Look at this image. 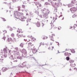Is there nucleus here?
<instances>
[{"label":"nucleus","instance_id":"obj_1","mask_svg":"<svg viewBox=\"0 0 77 77\" xmlns=\"http://www.w3.org/2000/svg\"><path fill=\"white\" fill-rule=\"evenodd\" d=\"M13 52L14 53L13 54H14V56L16 57L17 59H20V60H21L23 59V57H26L27 56V51L25 49H23L22 51V56H21V55L20 54L19 52H17L15 51H14Z\"/></svg>","mask_w":77,"mask_h":77},{"label":"nucleus","instance_id":"obj_2","mask_svg":"<svg viewBox=\"0 0 77 77\" xmlns=\"http://www.w3.org/2000/svg\"><path fill=\"white\" fill-rule=\"evenodd\" d=\"M3 51L4 54L3 55V53L2 52V56H3L5 58V57H7V54H6L8 53H10L11 52V50H9V49H8L7 47H6L5 48H4Z\"/></svg>","mask_w":77,"mask_h":77},{"label":"nucleus","instance_id":"obj_3","mask_svg":"<svg viewBox=\"0 0 77 77\" xmlns=\"http://www.w3.org/2000/svg\"><path fill=\"white\" fill-rule=\"evenodd\" d=\"M14 18L17 19H19V17L21 16H23V14L22 13L19 12L17 11H14Z\"/></svg>","mask_w":77,"mask_h":77},{"label":"nucleus","instance_id":"obj_4","mask_svg":"<svg viewBox=\"0 0 77 77\" xmlns=\"http://www.w3.org/2000/svg\"><path fill=\"white\" fill-rule=\"evenodd\" d=\"M42 12H43V11H46L45 13H43V18H45L44 20L45 19H47V18H48V14H49V12H50V11H48V10L47 9L44 8V10H41Z\"/></svg>","mask_w":77,"mask_h":77},{"label":"nucleus","instance_id":"obj_5","mask_svg":"<svg viewBox=\"0 0 77 77\" xmlns=\"http://www.w3.org/2000/svg\"><path fill=\"white\" fill-rule=\"evenodd\" d=\"M26 62H23V63H22V65L21 66V68H27L28 69V68H30L31 66H30V65H28L26 67Z\"/></svg>","mask_w":77,"mask_h":77},{"label":"nucleus","instance_id":"obj_6","mask_svg":"<svg viewBox=\"0 0 77 77\" xmlns=\"http://www.w3.org/2000/svg\"><path fill=\"white\" fill-rule=\"evenodd\" d=\"M70 11H71L72 13H74L75 12H76V11L77 10V8L75 7H73L72 8H71L70 9Z\"/></svg>","mask_w":77,"mask_h":77},{"label":"nucleus","instance_id":"obj_7","mask_svg":"<svg viewBox=\"0 0 77 77\" xmlns=\"http://www.w3.org/2000/svg\"><path fill=\"white\" fill-rule=\"evenodd\" d=\"M8 57L9 59H11V60H12V59H13L14 58H13V55H11V52H10V53H8Z\"/></svg>","mask_w":77,"mask_h":77},{"label":"nucleus","instance_id":"obj_8","mask_svg":"<svg viewBox=\"0 0 77 77\" xmlns=\"http://www.w3.org/2000/svg\"><path fill=\"white\" fill-rule=\"evenodd\" d=\"M56 12H57V10H55L54 11V14H55V15L56 17V18H55V20H57V14H56Z\"/></svg>","mask_w":77,"mask_h":77},{"label":"nucleus","instance_id":"obj_9","mask_svg":"<svg viewBox=\"0 0 77 77\" xmlns=\"http://www.w3.org/2000/svg\"><path fill=\"white\" fill-rule=\"evenodd\" d=\"M7 41L8 42H10L9 43H11V42H13V40L12 39H11V38H8L7 39Z\"/></svg>","mask_w":77,"mask_h":77},{"label":"nucleus","instance_id":"obj_10","mask_svg":"<svg viewBox=\"0 0 77 77\" xmlns=\"http://www.w3.org/2000/svg\"><path fill=\"white\" fill-rule=\"evenodd\" d=\"M8 68L6 67H3L2 68V72H5L7 69Z\"/></svg>","mask_w":77,"mask_h":77},{"label":"nucleus","instance_id":"obj_11","mask_svg":"<svg viewBox=\"0 0 77 77\" xmlns=\"http://www.w3.org/2000/svg\"><path fill=\"white\" fill-rule=\"evenodd\" d=\"M38 51V50H36V49H33L32 50V53H33V54H35V53H36V52Z\"/></svg>","mask_w":77,"mask_h":77},{"label":"nucleus","instance_id":"obj_12","mask_svg":"<svg viewBox=\"0 0 77 77\" xmlns=\"http://www.w3.org/2000/svg\"><path fill=\"white\" fill-rule=\"evenodd\" d=\"M36 26L37 27H39L40 26H41V24H40V23L39 22H37V23L36 24Z\"/></svg>","mask_w":77,"mask_h":77},{"label":"nucleus","instance_id":"obj_13","mask_svg":"<svg viewBox=\"0 0 77 77\" xmlns=\"http://www.w3.org/2000/svg\"><path fill=\"white\" fill-rule=\"evenodd\" d=\"M49 38L51 39V41H54V39H53V37L52 36H51L50 35H49Z\"/></svg>","mask_w":77,"mask_h":77},{"label":"nucleus","instance_id":"obj_14","mask_svg":"<svg viewBox=\"0 0 77 77\" xmlns=\"http://www.w3.org/2000/svg\"><path fill=\"white\" fill-rule=\"evenodd\" d=\"M12 60H13V62H17V59L15 58H13L12 59Z\"/></svg>","mask_w":77,"mask_h":77},{"label":"nucleus","instance_id":"obj_15","mask_svg":"<svg viewBox=\"0 0 77 77\" xmlns=\"http://www.w3.org/2000/svg\"><path fill=\"white\" fill-rule=\"evenodd\" d=\"M55 5L57 7H59V3L55 2L54 3Z\"/></svg>","mask_w":77,"mask_h":77},{"label":"nucleus","instance_id":"obj_16","mask_svg":"<svg viewBox=\"0 0 77 77\" xmlns=\"http://www.w3.org/2000/svg\"><path fill=\"white\" fill-rule=\"evenodd\" d=\"M26 17H25L23 16V18L22 17H21V19H20V20H21L22 21H23V20H24V19H26Z\"/></svg>","mask_w":77,"mask_h":77},{"label":"nucleus","instance_id":"obj_17","mask_svg":"<svg viewBox=\"0 0 77 77\" xmlns=\"http://www.w3.org/2000/svg\"><path fill=\"white\" fill-rule=\"evenodd\" d=\"M8 5L9 7V9H12V8H11V3H8Z\"/></svg>","mask_w":77,"mask_h":77},{"label":"nucleus","instance_id":"obj_18","mask_svg":"<svg viewBox=\"0 0 77 77\" xmlns=\"http://www.w3.org/2000/svg\"><path fill=\"white\" fill-rule=\"evenodd\" d=\"M69 54H70V55H71V54L70 53L68 54V52H65L64 53V56H69Z\"/></svg>","mask_w":77,"mask_h":77},{"label":"nucleus","instance_id":"obj_19","mask_svg":"<svg viewBox=\"0 0 77 77\" xmlns=\"http://www.w3.org/2000/svg\"><path fill=\"white\" fill-rule=\"evenodd\" d=\"M48 2H50L52 4V5L53 6V7H54V5H53V1H51V0H48Z\"/></svg>","mask_w":77,"mask_h":77},{"label":"nucleus","instance_id":"obj_20","mask_svg":"<svg viewBox=\"0 0 77 77\" xmlns=\"http://www.w3.org/2000/svg\"><path fill=\"white\" fill-rule=\"evenodd\" d=\"M70 50L71 53H74L75 52V51L74 49H70Z\"/></svg>","mask_w":77,"mask_h":77},{"label":"nucleus","instance_id":"obj_21","mask_svg":"<svg viewBox=\"0 0 77 77\" xmlns=\"http://www.w3.org/2000/svg\"><path fill=\"white\" fill-rule=\"evenodd\" d=\"M74 6V5H71V4H68V6L69 8L70 7H72V6Z\"/></svg>","mask_w":77,"mask_h":77},{"label":"nucleus","instance_id":"obj_22","mask_svg":"<svg viewBox=\"0 0 77 77\" xmlns=\"http://www.w3.org/2000/svg\"><path fill=\"white\" fill-rule=\"evenodd\" d=\"M76 2V1H74V0H73V1H72L71 2V3L72 4H73V6L74 5V3Z\"/></svg>","mask_w":77,"mask_h":77},{"label":"nucleus","instance_id":"obj_23","mask_svg":"<svg viewBox=\"0 0 77 77\" xmlns=\"http://www.w3.org/2000/svg\"><path fill=\"white\" fill-rule=\"evenodd\" d=\"M17 8L18 9L17 10L18 11H21V9H20V8H21V7L20 6H18L17 7Z\"/></svg>","mask_w":77,"mask_h":77},{"label":"nucleus","instance_id":"obj_24","mask_svg":"<svg viewBox=\"0 0 77 77\" xmlns=\"http://www.w3.org/2000/svg\"><path fill=\"white\" fill-rule=\"evenodd\" d=\"M70 66H71V67H74V66H75V64L74 63V64H70Z\"/></svg>","mask_w":77,"mask_h":77},{"label":"nucleus","instance_id":"obj_25","mask_svg":"<svg viewBox=\"0 0 77 77\" xmlns=\"http://www.w3.org/2000/svg\"><path fill=\"white\" fill-rule=\"evenodd\" d=\"M72 18H75V17H77V15L74 14L72 16Z\"/></svg>","mask_w":77,"mask_h":77},{"label":"nucleus","instance_id":"obj_26","mask_svg":"<svg viewBox=\"0 0 77 77\" xmlns=\"http://www.w3.org/2000/svg\"><path fill=\"white\" fill-rule=\"evenodd\" d=\"M19 33H17V37H18L19 38H20V36L21 37V35H18Z\"/></svg>","mask_w":77,"mask_h":77},{"label":"nucleus","instance_id":"obj_27","mask_svg":"<svg viewBox=\"0 0 77 77\" xmlns=\"http://www.w3.org/2000/svg\"><path fill=\"white\" fill-rule=\"evenodd\" d=\"M66 60H67V61H68V60H69V57H67L66 58Z\"/></svg>","mask_w":77,"mask_h":77},{"label":"nucleus","instance_id":"obj_28","mask_svg":"<svg viewBox=\"0 0 77 77\" xmlns=\"http://www.w3.org/2000/svg\"><path fill=\"white\" fill-rule=\"evenodd\" d=\"M45 5H50V4L49 3H48V2H46L45 3Z\"/></svg>","mask_w":77,"mask_h":77},{"label":"nucleus","instance_id":"obj_29","mask_svg":"<svg viewBox=\"0 0 77 77\" xmlns=\"http://www.w3.org/2000/svg\"><path fill=\"white\" fill-rule=\"evenodd\" d=\"M77 27V25L76 24H75L73 26V28L74 29H75V28Z\"/></svg>","mask_w":77,"mask_h":77},{"label":"nucleus","instance_id":"obj_30","mask_svg":"<svg viewBox=\"0 0 77 77\" xmlns=\"http://www.w3.org/2000/svg\"><path fill=\"white\" fill-rule=\"evenodd\" d=\"M3 59H0V63H2L3 62Z\"/></svg>","mask_w":77,"mask_h":77},{"label":"nucleus","instance_id":"obj_31","mask_svg":"<svg viewBox=\"0 0 77 77\" xmlns=\"http://www.w3.org/2000/svg\"><path fill=\"white\" fill-rule=\"evenodd\" d=\"M20 45V47L22 48L23 47V43H21Z\"/></svg>","mask_w":77,"mask_h":77},{"label":"nucleus","instance_id":"obj_32","mask_svg":"<svg viewBox=\"0 0 77 77\" xmlns=\"http://www.w3.org/2000/svg\"><path fill=\"white\" fill-rule=\"evenodd\" d=\"M1 18H2V20L3 21H6V19H5L4 18H3V17H1Z\"/></svg>","mask_w":77,"mask_h":77},{"label":"nucleus","instance_id":"obj_33","mask_svg":"<svg viewBox=\"0 0 77 77\" xmlns=\"http://www.w3.org/2000/svg\"><path fill=\"white\" fill-rule=\"evenodd\" d=\"M6 37H5V36H3L2 38V39H4V40H5V39H6Z\"/></svg>","mask_w":77,"mask_h":77},{"label":"nucleus","instance_id":"obj_34","mask_svg":"<svg viewBox=\"0 0 77 77\" xmlns=\"http://www.w3.org/2000/svg\"><path fill=\"white\" fill-rule=\"evenodd\" d=\"M74 62V61L73 60H71L69 61V62L70 63H73V62Z\"/></svg>","mask_w":77,"mask_h":77},{"label":"nucleus","instance_id":"obj_35","mask_svg":"<svg viewBox=\"0 0 77 77\" xmlns=\"http://www.w3.org/2000/svg\"><path fill=\"white\" fill-rule=\"evenodd\" d=\"M17 32H18L19 33H21V31H20V30L19 29H18Z\"/></svg>","mask_w":77,"mask_h":77},{"label":"nucleus","instance_id":"obj_36","mask_svg":"<svg viewBox=\"0 0 77 77\" xmlns=\"http://www.w3.org/2000/svg\"><path fill=\"white\" fill-rule=\"evenodd\" d=\"M30 17H33V14H32V13H30Z\"/></svg>","mask_w":77,"mask_h":77},{"label":"nucleus","instance_id":"obj_37","mask_svg":"<svg viewBox=\"0 0 77 77\" xmlns=\"http://www.w3.org/2000/svg\"><path fill=\"white\" fill-rule=\"evenodd\" d=\"M32 40H33V41H36V38H31Z\"/></svg>","mask_w":77,"mask_h":77},{"label":"nucleus","instance_id":"obj_38","mask_svg":"<svg viewBox=\"0 0 77 77\" xmlns=\"http://www.w3.org/2000/svg\"><path fill=\"white\" fill-rule=\"evenodd\" d=\"M15 50L16 51H18V48H15Z\"/></svg>","mask_w":77,"mask_h":77},{"label":"nucleus","instance_id":"obj_39","mask_svg":"<svg viewBox=\"0 0 77 77\" xmlns=\"http://www.w3.org/2000/svg\"><path fill=\"white\" fill-rule=\"evenodd\" d=\"M10 31H12V30H13V29H12V28H11V27H10Z\"/></svg>","mask_w":77,"mask_h":77},{"label":"nucleus","instance_id":"obj_40","mask_svg":"<svg viewBox=\"0 0 77 77\" xmlns=\"http://www.w3.org/2000/svg\"><path fill=\"white\" fill-rule=\"evenodd\" d=\"M61 29V27L60 26H59L58 27V30H60Z\"/></svg>","mask_w":77,"mask_h":77},{"label":"nucleus","instance_id":"obj_41","mask_svg":"<svg viewBox=\"0 0 77 77\" xmlns=\"http://www.w3.org/2000/svg\"><path fill=\"white\" fill-rule=\"evenodd\" d=\"M22 7L23 8H25V5H22Z\"/></svg>","mask_w":77,"mask_h":77},{"label":"nucleus","instance_id":"obj_42","mask_svg":"<svg viewBox=\"0 0 77 77\" xmlns=\"http://www.w3.org/2000/svg\"><path fill=\"white\" fill-rule=\"evenodd\" d=\"M74 70H75V71H77V69L76 68H74Z\"/></svg>","mask_w":77,"mask_h":77},{"label":"nucleus","instance_id":"obj_43","mask_svg":"<svg viewBox=\"0 0 77 77\" xmlns=\"http://www.w3.org/2000/svg\"><path fill=\"white\" fill-rule=\"evenodd\" d=\"M12 0L13 2L14 3H15V2L16 1V0Z\"/></svg>","mask_w":77,"mask_h":77},{"label":"nucleus","instance_id":"obj_44","mask_svg":"<svg viewBox=\"0 0 77 77\" xmlns=\"http://www.w3.org/2000/svg\"><path fill=\"white\" fill-rule=\"evenodd\" d=\"M11 36H14V33H12L11 34Z\"/></svg>","mask_w":77,"mask_h":77},{"label":"nucleus","instance_id":"obj_45","mask_svg":"<svg viewBox=\"0 0 77 77\" xmlns=\"http://www.w3.org/2000/svg\"><path fill=\"white\" fill-rule=\"evenodd\" d=\"M3 32H5V33H7V31L6 30L4 31Z\"/></svg>","mask_w":77,"mask_h":77},{"label":"nucleus","instance_id":"obj_46","mask_svg":"<svg viewBox=\"0 0 77 77\" xmlns=\"http://www.w3.org/2000/svg\"><path fill=\"white\" fill-rule=\"evenodd\" d=\"M68 51V50H67V49H66V51H63V52H62V53H64V52H65V51Z\"/></svg>","mask_w":77,"mask_h":77},{"label":"nucleus","instance_id":"obj_47","mask_svg":"<svg viewBox=\"0 0 77 77\" xmlns=\"http://www.w3.org/2000/svg\"><path fill=\"white\" fill-rule=\"evenodd\" d=\"M21 35L23 37H24V38H25L26 37V35H23V34H22Z\"/></svg>","mask_w":77,"mask_h":77},{"label":"nucleus","instance_id":"obj_48","mask_svg":"<svg viewBox=\"0 0 77 77\" xmlns=\"http://www.w3.org/2000/svg\"><path fill=\"white\" fill-rule=\"evenodd\" d=\"M72 28H73V27H72V26H70V28H69L70 29H71Z\"/></svg>","mask_w":77,"mask_h":77},{"label":"nucleus","instance_id":"obj_49","mask_svg":"<svg viewBox=\"0 0 77 77\" xmlns=\"http://www.w3.org/2000/svg\"><path fill=\"white\" fill-rule=\"evenodd\" d=\"M39 17H40V18H42V16L41 15H40Z\"/></svg>","mask_w":77,"mask_h":77},{"label":"nucleus","instance_id":"obj_50","mask_svg":"<svg viewBox=\"0 0 77 77\" xmlns=\"http://www.w3.org/2000/svg\"><path fill=\"white\" fill-rule=\"evenodd\" d=\"M11 27L9 26H8V27H7V28L9 29V28H10Z\"/></svg>","mask_w":77,"mask_h":77},{"label":"nucleus","instance_id":"obj_51","mask_svg":"<svg viewBox=\"0 0 77 77\" xmlns=\"http://www.w3.org/2000/svg\"><path fill=\"white\" fill-rule=\"evenodd\" d=\"M42 44V42H41L40 43V44L39 45V47H41V44Z\"/></svg>","mask_w":77,"mask_h":77},{"label":"nucleus","instance_id":"obj_52","mask_svg":"<svg viewBox=\"0 0 77 77\" xmlns=\"http://www.w3.org/2000/svg\"><path fill=\"white\" fill-rule=\"evenodd\" d=\"M62 17V15H60L59 17V18H60V17Z\"/></svg>","mask_w":77,"mask_h":77},{"label":"nucleus","instance_id":"obj_53","mask_svg":"<svg viewBox=\"0 0 77 77\" xmlns=\"http://www.w3.org/2000/svg\"><path fill=\"white\" fill-rule=\"evenodd\" d=\"M42 45H44V43H42Z\"/></svg>","mask_w":77,"mask_h":77},{"label":"nucleus","instance_id":"obj_54","mask_svg":"<svg viewBox=\"0 0 77 77\" xmlns=\"http://www.w3.org/2000/svg\"><path fill=\"white\" fill-rule=\"evenodd\" d=\"M33 58L34 59L35 61H36V59H35L34 57H33Z\"/></svg>","mask_w":77,"mask_h":77},{"label":"nucleus","instance_id":"obj_55","mask_svg":"<svg viewBox=\"0 0 77 77\" xmlns=\"http://www.w3.org/2000/svg\"><path fill=\"white\" fill-rule=\"evenodd\" d=\"M72 70V69H71V68L69 69V71H71Z\"/></svg>","mask_w":77,"mask_h":77},{"label":"nucleus","instance_id":"obj_56","mask_svg":"<svg viewBox=\"0 0 77 77\" xmlns=\"http://www.w3.org/2000/svg\"><path fill=\"white\" fill-rule=\"evenodd\" d=\"M42 2H44L45 0H41Z\"/></svg>","mask_w":77,"mask_h":77},{"label":"nucleus","instance_id":"obj_57","mask_svg":"<svg viewBox=\"0 0 77 77\" xmlns=\"http://www.w3.org/2000/svg\"><path fill=\"white\" fill-rule=\"evenodd\" d=\"M42 27H43L44 26V23H42Z\"/></svg>","mask_w":77,"mask_h":77},{"label":"nucleus","instance_id":"obj_58","mask_svg":"<svg viewBox=\"0 0 77 77\" xmlns=\"http://www.w3.org/2000/svg\"><path fill=\"white\" fill-rule=\"evenodd\" d=\"M29 44L30 45H31V44H32V43H29Z\"/></svg>","mask_w":77,"mask_h":77},{"label":"nucleus","instance_id":"obj_59","mask_svg":"<svg viewBox=\"0 0 77 77\" xmlns=\"http://www.w3.org/2000/svg\"><path fill=\"white\" fill-rule=\"evenodd\" d=\"M48 50H50V47H49V48H48Z\"/></svg>","mask_w":77,"mask_h":77},{"label":"nucleus","instance_id":"obj_60","mask_svg":"<svg viewBox=\"0 0 77 77\" xmlns=\"http://www.w3.org/2000/svg\"><path fill=\"white\" fill-rule=\"evenodd\" d=\"M50 43V45H52V44H53V43Z\"/></svg>","mask_w":77,"mask_h":77},{"label":"nucleus","instance_id":"obj_61","mask_svg":"<svg viewBox=\"0 0 77 77\" xmlns=\"http://www.w3.org/2000/svg\"><path fill=\"white\" fill-rule=\"evenodd\" d=\"M52 35H53V36H55V34H52Z\"/></svg>","mask_w":77,"mask_h":77},{"label":"nucleus","instance_id":"obj_62","mask_svg":"<svg viewBox=\"0 0 77 77\" xmlns=\"http://www.w3.org/2000/svg\"><path fill=\"white\" fill-rule=\"evenodd\" d=\"M45 39V37H43V39Z\"/></svg>","mask_w":77,"mask_h":77},{"label":"nucleus","instance_id":"obj_63","mask_svg":"<svg viewBox=\"0 0 77 77\" xmlns=\"http://www.w3.org/2000/svg\"><path fill=\"white\" fill-rule=\"evenodd\" d=\"M45 38H46V39H47L48 38V37L47 36H46L45 37Z\"/></svg>","mask_w":77,"mask_h":77},{"label":"nucleus","instance_id":"obj_64","mask_svg":"<svg viewBox=\"0 0 77 77\" xmlns=\"http://www.w3.org/2000/svg\"><path fill=\"white\" fill-rule=\"evenodd\" d=\"M67 12H69V10H68Z\"/></svg>","mask_w":77,"mask_h":77}]
</instances>
